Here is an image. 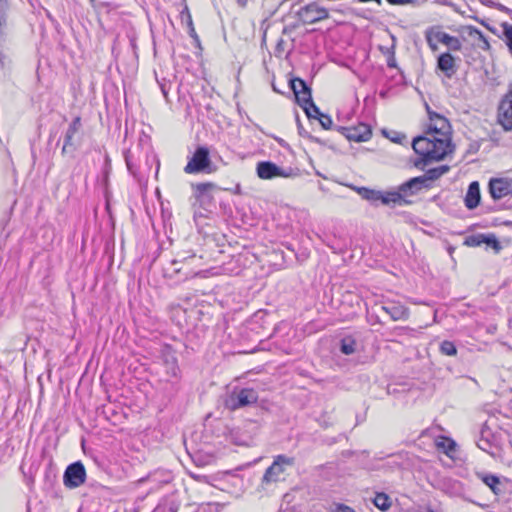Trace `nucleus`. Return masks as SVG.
Wrapping results in <instances>:
<instances>
[{"instance_id":"obj_1","label":"nucleus","mask_w":512,"mask_h":512,"mask_svg":"<svg viewBox=\"0 0 512 512\" xmlns=\"http://www.w3.org/2000/svg\"><path fill=\"white\" fill-rule=\"evenodd\" d=\"M426 110L429 124L425 135L414 138L412 142L413 150L420 156V159L415 162L416 167L440 161L453 151L452 129L448 119L433 112L428 104H426Z\"/></svg>"},{"instance_id":"obj_2","label":"nucleus","mask_w":512,"mask_h":512,"mask_svg":"<svg viewBox=\"0 0 512 512\" xmlns=\"http://www.w3.org/2000/svg\"><path fill=\"white\" fill-rule=\"evenodd\" d=\"M216 171V166L210 158V151L206 146H199L184 167L187 174L205 173L211 174Z\"/></svg>"},{"instance_id":"obj_3","label":"nucleus","mask_w":512,"mask_h":512,"mask_svg":"<svg viewBox=\"0 0 512 512\" xmlns=\"http://www.w3.org/2000/svg\"><path fill=\"white\" fill-rule=\"evenodd\" d=\"M425 38L432 51L438 49L437 43L446 45L452 51H460L462 48V43L457 37L443 32L439 26L429 27L425 31Z\"/></svg>"},{"instance_id":"obj_4","label":"nucleus","mask_w":512,"mask_h":512,"mask_svg":"<svg viewBox=\"0 0 512 512\" xmlns=\"http://www.w3.org/2000/svg\"><path fill=\"white\" fill-rule=\"evenodd\" d=\"M258 401V393L252 388H234L225 399V407L231 411L252 405Z\"/></svg>"},{"instance_id":"obj_5","label":"nucleus","mask_w":512,"mask_h":512,"mask_svg":"<svg viewBox=\"0 0 512 512\" xmlns=\"http://www.w3.org/2000/svg\"><path fill=\"white\" fill-rule=\"evenodd\" d=\"M290 85L298 104L305 110L307 116H312L310 107L315 109V113H318V107L312 100L311 89L307 86L306 82L300 78H295L290 81Z\"/></svg>"},{"instance_id":"obj_6","label":"nucleus","mask_w":512,"mask_h":512,"mask_svg":"<svg viewBox=\"0 0 512 512\" xmlns=\"http://www.w3.org/2000/svg\"><path fill=\"white\" fill-rule=\"evenodd\" d=\"M294 463L295 460L293 457L285 455L276 456L272 465L266 469L262 479L263 482L268 484L279 481L287 467H292Z\"/></svg>"},{"instance_id":"obj_7","label":"nucleus","mask_w":512,"mask_h":512,"mask_svg":"<svg viewBox=\"0 0 512 512\" xmlns=\"http://www.w3.org/2000/svg\"><path fill=\"white\" fill-rule=\"evenodd\" d=\"M297 17L303 24H314L329 17L328 10L317 2L309 3L297 11Z\"/></svg>"},{"instance_id":"obj_8","label":"nucleus","mask_w":512,"mask_h":512,"mask_svg":"<svg viewBox=\"0 0 512 512\" xmlns=\"http://www.w3.org/2000/svg\"><path fill=\"white\" fill-rule=\"evenodd\" d=\"M86 479L85 467L81 462L70 464L63 476L64 485L68 488H77L81 486Z\"/></svg>"},{"instance_id":"obj_9","label":"nucleus","mask_w":512,"mask_h":512,"mask_svg":"<svg viewBox=\"0 0 512 512\" xmlns=\"http://www.w3.org/2000/svg\"><path fill=\"white\" fill-rule=\"evenodd\" d=\"M257 176L264 180L273 179L276 177L287 178L292 175V169L285 170L271 161H262L256 167Z\"/></svg>"},{"instance_id":"obj_10","label":"nucleus","mask_w":512,"mask_h":512,"mask_svg":"<svg viewBox=\"0 0 512 512\" xmlns=\"http://www.w3.org/2000/svg\"><path fill=\"white\" fill-rule=\"evenodd\" d=\"M489 192L495 200L512 195V179L493 178L489 181Z\"/></svg>"},{"instance_id":"obj_11","label":"nucleus","mask_w":512,"mask_h":512,"mask_svg":"<svg viewBox=\"0 0 512 512\" xmlns=\"http://www.w3.org/2000/svg\"><path fill=\"white\" fill-rule=\"evenodd\" d=\"M498 120L506 131L512 130V91L500 103Z\"/></svg>"},{"instance_id":"obj_12","label":"nucleus","mask_w":512,"mask_h":512,"mask_svg":"<svg viewBox=\"0 0 512 512\" xmlns=\"http://www.w3.org/2000/svg\"><path fill=\"white\" fill-rule=\"evenodd\" d=\"M81 117L77 116L70 123L64 137V145L62 147V153H70L76 150L77 145L74 142L75 135L80 131L81 128Z\"/></svg>"},{"instance_id":"obj_13","label":"nucleus","mask_w":512,"mask_h":512,"mask_svg":"<svg viewBox=\"0 0 512 512\" xmlns=\"http://www.w3.org/2000/svg\"><path fill=\"white\" fill-rule=\"evenodd\" d=\"M401 194H403V204H409L410 201H407L405 198L408 196H412L420 192L422 189H427L424 179L418 177H414L404 182L398 187Z\"/></svg>"},{"instance_id":"obj_14","label":"nucleus","mask_w":512,"mask_h":512,"mask_svg":"<svg viewBox=\"0 0 512 512\" xmlns=\"http://www.w3.org/2000/svg\"><path fill=\"white\" fill-rule=\"evenodd\" d=\"M437 67L448 77L456 72L455 59L450 53H443L438 57Z\"/></svg>"},{"instance_id":"obj_15","label":"nucleus","mask_w":512,"mask_h":512,"mask_svg":"<svg viewBox=\"0 0 512 512\" xmlns=\"http://www.w3.org/2000/svg\"><path fill=\"white\" fill-rule=\"evenodd\" d=\"M464 201L466 207L470 210L476 208L479 205L480 187L477 181L470 183Z\"/></svg>"},{"instance_id":"obj_16","label":"nucleus","mask_w":512,"mask_h":512,"mask_svg":"<svg viewBox=\"0 0 512 512\" xmlns=\"http://www.w3.org/2000/svg\"><path fill=\"white\" fill-rule=\"evenodd\" d=\"M381 309L394 321L407 320L409 318V309L400 304L381 306Z\"/></svg>"},{"instance_id":"obj_17","label":"nucleus","mask_w":512,"mask_h":512,"mask_svg":"<svg viewBox=\"0 0 512 512\" xmlns=\"http://www.w3.org/2000/svg\"><path fill=\"white\" fill-rule=\"evenodd\" d=\"M371 135L372 132L370 128L365 124H361L358 127L350 129L347 138L351 141L364 142L367 141Z\"/></svg>"},{"instance_id":"obj_18","label":"nucleus","mask_w":512,"mask_h":512,"mask_svg":"<svg viewBox=\"0 0 512 512\" xmlns=\"http://www.w3.org/2000/svg\"><path fill=\"white\" fill-rule=\"evenodd\" d=\"M491 436H492V433H491L490 429L488 428V426L486 424H483L482 428L480 430V438L477 441V446L481 450L493 455V452L491 451L493 448V443L490 439Z\"/></svg>"},{"instance_id":"obj_19","label":"nucleus","mask_w":512,"mask_h":512,"mask_svg":"<svg viewBox=\"0 0 512 512\" xmlns=\"http://www.w3.org/2000/svg\"><path fill=\"white\" fill-rule=\"evenodd\" d=\"M449 170V167L447 165H442L436 168L429 169L424 175L419 176L420 178L424 179V183L427 188L430 187V183L436 179H438L440 176L445 174Z\"/></svg>"},{"instance_id":"obj_20","label":"nucleus","mask_w":512,"mask_h":512,"mask_svg":"<svg viewBox=\"0 0 512 512\" xmlns=\"http://www.w3.org/2000/svg\"><path fill=\"white\" fill-rule=\"evenodd\" d=\"M194 255H191L187 258H183L182 260L174 259L170 262L169 267L165 268V275L170 278H173L175 275H178L183 270V265L188 261L194 259Z\"/></svg>"},{"instance_id":"obj_21","label":"nucleus","mask_w":512,"mask_h":512,"mask_svg":"<svg viewBox=\"0 0 512 512\" xmlns=\"http://www.w3.org/2000/svg\"><path fill=\"white\" fill-rule=\"evenodd\" d=\"M215 187V185L213 183H210V182H206V183H197V184H193L192 185V188H193V191H194V196L196 197V199L198 201H204L206 198L209 197V191L211 189H213Z\"/></svg>"},{"instance_id":"obj_22","label":"nucleus","mask_w":512,"mask_h":512,"mask_svg":"<svg viewBox=\"0 0 512 512\" xmlns=\"http://www.w3.org/2000/svg\"><path fill=\"white\" fill-rule=\"evenodd\" d=\"M380 203H382L384 205H389L391 203L402 204L403 203V194L400 193L399 189L397 191H392V192H386V193L381 192Z\"/></svg>"},{"instance_id":"obj_23","label":"nucleus","mask_w":512,"mask_h":512,"mask_svg":"<svg viewBox=\"0 0 512 512\" xmlns=\"http://www.w3.org/2000/svg\"><path fill=\"white\" fill-rule=\"evenodd\" d=\"M358 192L362 196L363 199H366V200L372 202L373 204H377L378 202H380L381 191L361 187L358 189Z\"/></svg>"},{"instance_id":"obj_24","label":"nucleus","mask_w":512,"mask_h":512,"mask_svg":"<svg viewBox=\"0 0 512 512\" xmlns=\"http://www.w3.org/2000/svg\"><path fill=\"white\" fill-rule=\"evenodd\" d=\"M373 503L381 511H386L391 507V500L385 493H377L373 499Z\"/></svg>"},{"instance_id":"obj_25","label":"nucleus","mask_w":512,"mask_h":512,"mask_svg":"<svg viewBox=\"0 0 512 512\" xmlns=\"http://www.w3.org/2000/svg\"><path fill=\"white\" fill-rule=\"evenodd\" d=\"M469 35L477 36L478 40L481 42V44H480L481 49H483L485 51L490 50L491 46L488 41V38L478 28L470 26L469 27Z\"/></svg>"},{"instance_id":"obj_26","label":"nucleus","mask_w":512,"mask_h":512,"mask_svg":"<svg viewBox=\"0 0 512 512\" xmlns=\"http://www.w3.org/2000/svg\"><path fill=\"white\" fill-rule=\"evenodd\" d=\"M483 244L491 247L495 253H499L502 249V246L496 236L494 234H483L482 237Z\"/></svg>"},{"instance_id":"obj_27","label":"nucleus","mask_w":512,"mask_h":512,"mask_svg":"<svg viewBox=\"0 0 512 512\" xmlns=\"http://www.w3.org/2000/svg\"><path fill=\"white\" fill-rule=\"evenodd\" d=\"M165 368L168 375L171 377L177 378L179 375V367L177 365V360L175 357H170L165 359Z\"/></svg>"},{"instance_id":"obj_28","label":"nucleus","mask_w":512,"mask_h":512,"mask_svg":"<svg viewBox=\"0 0 512 512\" xmlns=\"http://www.w3.org/2000/svg\"><path fill=\"white\" fill-rule=\"evenodd\" d=\"M506 45L512 55V24L504 22L501 24Z\"/></svg>"},{"instance_id":"obj_29","label":"nucleus","mask_w":512,"mask_h":512,"mask_svg":"<svg viewBox=\"0 0 512 512\" xmlns=\"http://www.w3.org/2000/svg\"><path fill=\"white\" fill-rule=\"evenodd\" d=\"M355 340L352 338H344L341 341L340 350L345 355H351L355 352Z\"/></svg>"},{"instance_id":"obj_30","label":"nucleus","mask_w":512,"mask_h":512,"mask_svg":"<svg viewBox=\"0 0 512 512\" xmlns=\"http://www.w3.org/2000/svg\"><path fill=\"white\" fill-rule=\"evenodd\" d=\"M440 351L447 356H455L457 354L456 346L453 342L445 340L440 344Z\"/></svg>"},{"instance_id":"obj_31","label":"nucleus","mask_w":512,"mask_h":512,"mask_svg":"<svg viewBox=\"0 0 512 512\" xmlns=\"http://www.w3.org/2000/svg\"><path fill=\"white\" fill-rule=\"evenodd\" d=\"M7 7H8L7 0H0V34L3 32V30L7 24V17H6Z\"/></svg>"},{"instance_id":"obj_32","label":"nucleus","mask_w":512,"mask_h":512,"mask_svg":"<svg viewBox=\"0 0 512 512\" xmlns=\"http://www.w3.org/2000/svg\"><path fill=\"white\" fill-rule=\"evenodd\" d=\"M125 162L129 172L136 177L138 175V167L135 165L133 161V153L130 151L125 154Z\"/></svg>"},{"instance_id":"obj_33","label":"nucleus","mask_w":512,"mask_h":512,"mask_svg":"<svg viewBox=\"0 0 512 512\" xmlns=\"http://www.w3.org/2000/svg\"><path fill=\"white\" fill-rule=\"evenodd\" d=\"M483 482L491 488L494 493H497V486L499 484V478L495 475H485L482 478Z\"/></svg>"},{"instance_id":"obj_34","label":"nucleus","mask_w":512,"mask_h":512,"mask_svg":"<svg viewBox=\"0 0 512 512\" xmlns=\"http://www.w3.org/2000/svg\"><path fill=\"white\" fill-rule=\"evenodd\" d=\"M391 5H412L420 6L427 2V0H386Z\"/></svg>"},{"instance_id":"obj_35","label":"nucleus","mask_w":512,"mask_h":512,"mask_svg":"<svg viewBox=\"0 0 512 512\" xmlns=\"http://www.w3.org/2000/svg\"><path fill=\"white\" fill-rule=\"evenodd\" d=\"M315 114L317 115V119L324 129H330L332 127L333 121L329 115L321 113L319 109L318 113Z\"/></svg>"},{"instance_id":"obj_36","label":"nucleus","mask_w":512,"mask_h":512,"mask_svg":"<svg viewBox=\"0 0 512 512\" xmlns=\"http://www.w3.org/2000/svg\"><path fill=\"white\" fill-rule=\"evenodd\" d=\"M483 234H477L466 238L465 244L470 247H479L483 244Z\"/></svg>"},{"instance_id":"obj_37","label":"nucleus","mask_w":512,"mask_h":512,"mask_svg":"<svg viewBox=\"0 0 512 512\" xmlns=\"http://www.w3.org/2000/svg\"><path fill=\"white\" fill-rule=\"evenodd\" d=\"M332 512H356V511L353 508H351L350 506L337 503V504H334V506L332 508Z\"/></svg>"},{"instance_id":"obj_38","label":"nucleus","mask_w":512,"mask_h":512,"mask_svg":"<svg viewBox=\"0 0 512 512\" xmlns=\"http://www.w3.org/2000/svg\"><path fill=\"white\" fill-rule=\"evenodd\" d=\"M413 332H414V330L409 327H395L394 328V334L398 335V336L412 335Z\"/></svg>"},{"instance_id":"obj_39","label":"nucleus","mask_w":512,"mask_h":512,"mask_svg":"<svg viewBox=\"0 0 512 512\" xmlns=\"http://www.w3.org/2000/svg\"><path fill=\"white\" fill-rule=\"evenodd\" d=\"M482 2H483L484 4H486L487 6H489V7H495V8H497V9H498V10H500V11H504V12L509 11V9H508L507 7H505L504 5H502V4H496V3H494L493 1H486V2L482 1Z\"/></svg>"},{"instance_id":"obj_40","label":"nucleus","mask_w":512,"mask_h":512,"mask_svg":"<svg viewBox=\"0 0 512 512\" xmlns=\"http://www.w3.org/2000/svg\"><path fill=\"white\" fill-rule=\"evenodd\" d=\"M186 10V13H187V19H188V25H189V28H190V31H189V34L191 37L193 38H197V35H196V32H195V29L193 27V23H192V19H191V15L189 14L187 8L185 9Z\"/></svg>"},{"instance_id":"obj_41","label":"nucleus","mask_w":512,"mask_h":512,"mask_svg":"<svg viewBox=\"0 0 512 512\" xmlns=\"http://www.w3.org/2000/svg\"><path fill=\"white\" fill-rule=\"evenodd\" d=\"M196 275H197V273H195V272H193V271H185V272L183 273V277H181V278H180V280H183V281H184V280H187V279H189V278H192V277H194V276H196Z\"/></svg>"},{"instance_id":"obj_42","label":"nucleus","mask_w":512,"mask_h":512,"mask_svg":"<svg viewBox=\"0 0 512 512\" xmlns=\"http://www.w3.org/2000/svg\"><path fill=\"white\" fill-rule=\"evenodd\" d=\"M436 3L440 4V5H443V6H448V7H453V3L448 1V0H435Z\"/></svg>"},{"instance_id":"obj_43","label":"nucleus","mask_w":512,"mask_h":512,"mask_svg":"<svg viewBox=\"0 0 512 512\" xmlns=\"http://www.w3.org/2000/svg\"><path fill=\"white\" fill-rule=\"evenodd\" d=\"M237 4L241 7H245L249 0H236Z\"/></svg>"},{"instance_id":"obj_44","label":"nucleus","mask_w":512,"mask_h":512,"mask_svg":"<svg viewBox=\"0 0 512 512\" xmlns=\"http://www.w3.org/2000/svg\"><path fill=\"white\" fill-rule=\"evenodd\" d=\"M310 112L312 114V116L310 118H317V115L315 114V109L310 107Z\"/></svg>"},{"instance_id":"obj_45","label":"nucleus","mask_w":512,"mask_h":512,"mask_svg":"<svg viewBox=\"0 0 512 512\" xmlns=\"http://www.w3.org/2000/svg\"><path fill=\"white\" fill-rule=\"evenodd\" d=\"M161 90H162L163 95L165 97H167V91H166V89H165V87L163 85L161 86Z\"/></svg>"},{"instance_id":"obj_46","label":"nucleus","mask_w":512,"mask_h":512,"mask_svg":"<svg viewBox=\"0 0 512 512\" xmlns=\"http://www.w3.org/2000/svg\"><path fill=\"white\" fill-rule=\"evenodd\" d=\"M511 447H512V439H511Z\"/></svg>"}]
</instances>
